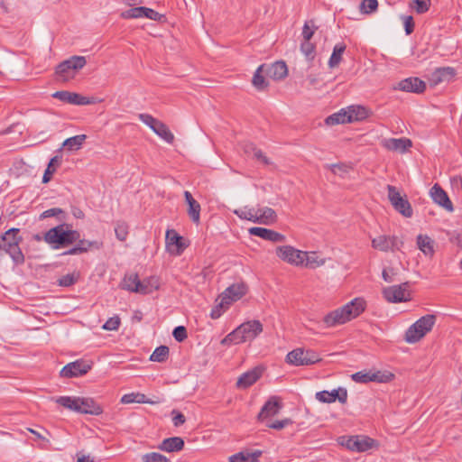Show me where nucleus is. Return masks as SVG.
Returning a JSON list of instances; mask_svg holds the SVG:
<instances>
[{"label":"nucleus","instance_id":"7c9ffc66","mask_svg":"<svg viewBox=\"0 0 462 462\" xmlns=\"http://www.w3.org/2000/svg\"><path fill=\"white\" fill-rule=\"evenodd\" d=\"M138 287L139 290H137V293L149 294L159 289L160 282L157 277L151 276L143 281L140 280Z\"/></svg>","mask_w":462,"mask_h":462},{"label":"nucleus","instance_id":"423d86ee","mask_svg":"<svg viewBox=\"0 0 462 462\" xmlns=\"http://www.w3.org/2000/svg\"><path fill=\"white\" fill-rule=\"evenodd\" d=\"M435 322V315L428 314L422 316L406 330L405 341L410 344L417 343L432 329Z\"/></svg>","mask_w":462,"mask_h":462},{"label":"nucleus","instance_id":"de8ad7c7","mask_svg":"<svg viewBox=\"0 0 462 462\" xmlns=\"http://www.w3.org/2000/svg\"><path fill=\"white\" fill-rule=\"evenodd\" d=\"M128 225L124 221H117L115 225L116 236L120 241H125L128 236Z\"/></svg>","mask_w":462,"mask_h":462},{"label":"nucleus","instance_id":"ddd939ff","mask_svg":"<svg viewBox=\"0 0 462 462\" xmlns=\"http://www.w3.org/2000/svg\"><path fill=\"white\" fill-rule=\"evenodd\" d=\"M383 295L389 302H402L410 300L409 283L386 287L383 290Z\"/></svg>","mask_w":462,"mask_h":462},{"label":"nucleus","instance_id":"4be33fe9","mask_svg":"<svg viewBox=\"0 0 462 462\" xmlns=\"http://www.w3.org/2000/svg\"><path fill=\"white\" fill-rule=\"evenodd\" d=\"M248 232L251 236H255L273 243H283L286 241L284 235L264 227L254 226L249 228Z\"/></svg>","mask_w":462,"mask_h":462},{"label":"nucleus","instance_id":"6e6552de","mask_svg":"<svg viewBox=\"0 0 462 462\" xmlns=\"http://www.w3.org/2000/svg\"><path fill=\"white\" fill-rule=\"evenodd\" d=\"M286 361L293 365H310L320 361L319 354L311 349L296 348L287 354Z\"/></svg>","mask_w":462,"mask_h":462},{"label":"nucleus","instance_id":"bf43d9fd","mask_svg":"<svg viewBox=\"0 0 462 462\" xmlns=\"http://www.w3.org/2000/svg\"><path fill=\"white\" fill-rule=\"evenodd\" d=\"M143 17L153 21H161L163 18V15L152 8L143 6Z\"/></svg>","mask_w":462,"mask_h":462},{"label":"nucleus","instance_id":"79ce46f5","mask_svg":"<svg viewBox=\"0 0 462 462\" xmlns=\"http://www.w3.org/2000/svg\"><path fill=\"white\" fill-rule=\"evenodd\" d=\"M61 163V157L60 156H54L51 159L47 169L45 170V172L42 177V182L47 183L51 180V176L56 171V169L58 166H60Z\"/></svg>","mask_w":462,"mask_h":462},{"label":"nucleus","instance_id":"37998d69","mask_svg":"<svg viewBox=\"0 0 462 462\" xmlns=\"http://www.w3.org/2000/svg\"><path fill=\"white\" fill-rule=\"evenodd\" d=\"M245 152L249 154H253L254 158L262 162L264 165L272 164V162L265 156V154L254 144H248Z\"/></svg>","mask_w":462,"mask_h":462},{"label":"nucleus","instance_id":"393cba45","mask_svg":"<svg viewBox=\"0 0 462 462\" xmlns=\"http://www.w3.org/2000/svg\"><path fill=\"white\" fill-rule=\"evenodd\" d=\"M262 374L263 369L261 367H254L239 376L236 386L240 389H246L258 381Z\"/></svg>","mask_w":462,"mask_h":462},{"label":"nucleus","instance_id":"5701e85b","mask_svg":"<svg viewBox=\"0 0 462 462\" xmlns=\"http://www.w3.org/2000/svg\"><path fill=\"white\" fill-rule=\"evenodd\" d=\"M430 193L431 199L436 204L439 205L440 207L444 208L446 210L449 212H452L454 210L451 200L449 199L446 191L439 184H435L430 189Z\"/></svg>","mask_w":462,"mask_h":462},{"label":"nucleus","instance_id":"4d7b16f0","mask_svg":"<svg viewBox=\"0 0 462 462\" xmlns=\"http://www.w3.org/2000/svg\"><path fill=\"white\" fill-rule=\"evenodd\" d=\"M120 319L118 316L112 317L108 319L106 323L103 325V328L105 330H117L120 326Z\"/></svg>","mask_w":462,"mask_h":462},{"label":"nucleus","instance_id":"864d4df0","mask_svg":"<svg viewBox=\"0 0 462 462\" xmlns=\"http://www.w3.org/2000/svg\"><path fill=\"white\" fill-rule=\"evenodd\" d=\"M143 462H171L165 456L157 453V452H151L144 454L142 457Z\"/></svg>","mask_w":462,"mask_h":462},{"label":"nucleus","instance_id":"dca6fc26","mask_svg":"<svg viewBox=\"0 0 462 462\" xmlns=\"http://www.w3.org/2000/svg\"><path fill=\"white\" fill-rule=\"evenodd\" d=\"M402 244V241H399L398 237L394 236L383 235L372 239L373 248L382 252L399 250Z\"/></svg>","mask_w":462,"mask_h":462},{"label":"nucleus","instance_id":"f257e3e1","mask_svg":"<svg viewBox=\"0 0 462 462\" xmlns=\"http://www.w3.org/2000/svg\"><path fill=\"white\" fill-rule=\"evenodd\" d=\"M366 302L363 298H355L346 305L328 313L323 318L327 328L345 324L358 317L365 310Z\"/></svg>","mask_w":462,"mask_h":462},{"label":"nucleus","instance_id":"f3484780","mask_svg":"<svg viewBox=\"0 0 462 462\" xmlns=\"http://www.w3.org/2000/svg\"><path fill=\"white\" fill-rule=\"evenodd\" d=\"M393 88L403 92L420 94L426 89V83L417 77H410L398 82Z\"/></svg>","mask_w":462,"mask_h":462},{"label":"nucleus","instance_id":"cd10ccee","mask_svg":"<svg viewBox=\"0 0 462 462\" xmlns=\"http://www.w3.org/2000/svg\"><path fill=\"white\" fill-rule=\"evenodd\" d=\"M159 449L165 452H176L184 448V440L180 437H171L162 440Z\"/></svg>","mask_w":462,"mask_h":462},{"label":"nucleus","instance_id":"6ab92c4d","mask_svg":"<svg viewBox=\"0 0 462 462\" xmlns=\"http://www.w3.org/2000/svg\"><path fill=\"white\" fill-rule=\"evenodd\" d=\"M165 239L168 251L172 254L180 255L186 248L183 237L173 229L167 230Z\"/></svg>","mask_w":462,"mask_h":462},{"label":"nucleus","instance_id":"2eb2a0df","mask_svg":"<svg viewBox=\"0 0 462 462\" xmlns=\"http://www.w3.org/2000/svg\"><path fill=\"white\" fill-rule=\"evenodd\" d=\"M91 365L84 360H76L69 363L60 370V376L65 378L78 377L86 374Z\"/></svg>","mask_w":462,"mask_h":462},{"label":"nucleus","instance_id":"8fccbe9b","mask_svg":"<svg viewBox=\"0 0 462 462\" xmlns=\"http://www.w3.org/2000/svg\"><path fill=\"white\" fill-rule=\"evenodd\" d=\"M124 19H135L143 17V6L133 7L121 13Z\"/></svg>","mask_w":462,"mask_h":462},{"label":"nucleus","instance_id":"13d9d810","mask_svg":"<svg viewBox=\"0 0 462 462\" xmlns=\"http://www.w3.org/2000/svg\"><path fill=\"white\" fill-rule=\"evenodd\" d=\"M77 241H78V244H77L78 247L85 248L86 252H88L92 247L99 249L102 245L101 243H98L97 241H88V240H85V239L80 240L79 238Z\"/></svg>","mask_w":462,"mask_h":462},{"label":"nucleus","instance_id":"5fc2aeb1","mask_svg":"<svg viewBox=\"0 0 462 462\" xmlns=\"http://www.w3.org/2000/svg\"><path fill=\"white\" fill-rule=\"evenodd\" d=\"M316 30L317 27L314 25L312 21L306 22L302 28L303 41H310Z\"/></svg>","mask_w":462,"mask_h":462},{"label":"nucleus","instance_id":"4c0bfd02","mask_svg":"<svg viewBox=\"0 0 462 462\" xmlns=\"http://www.w3.org/2000/svg\"><path fill=\"white\" fill-rule=\"evenodd\" d=\"M326 263V260L323 258H320L317 253L306 252V256H303V264L310 269H315L317 267L324 265Z\"/></svg>","mask_w":462,"mask_h":462},{"label":"nucleus","instance_id":"e2e57ef3","mask_svg":"<svg viewBox=\"0 0 462 462\" xmlns=\"http://www.w3.org/2000/svg\"><path fill=\"white\" fill-rule=\"evenodd\" d=\"M415 10L418 14H424L430 8V0H414Z\"/></svg>","mask_w":462,"mask_h":462},{"label":"nucleus","instance_id":"58836bf2","mask_svg":"<svg viewBox=\"0 0 462 462\" xmlns=\"http://www.w3.org/2000/svg\"><path fill=\"white\" fill-rule=\"evenodd\" d=\"M152 132L168 143H172L174 142V134L171 132L169 127L162 121H160V123L157 125V126L154 128Z\"/></svg>","mask_w":462,"mask_h":462},{"label":"nucleus","instance_id":"7ed1b4c3","mask_svg":"<svg viewBox=\"0 0 462 462\" xmlns=\"http://www.w3.org/2000/svg\"><path fill=\"white\" fill-rule=\"evenodd\" d=\"M79 238H80L79 233L68 224H60L49 229L43 237L44 241L54 249L72 245Z\"/></svg>","mask_w":462,"mask_h":462},{"label":"nucleus","instance_id":"0eeeda50","mask_svg":"<svg viewBox=\"0 0 462 462\" xmlns=\"http://www.w3.org/2000/svg\"><path fill=\"white\" fill-rule=\"evenodd\" d=\"M87 63L84 56H72L60 62L56 67V75L59 80L68 82L75 78L77 72Z\"/></svg>","mask_w":462,"mask_h":462},{"label":"nucleus","instance_id":"69168bd1","mask_svg":"<svg viewBox=\"0 0 462 462\" xmlns=\"http://www.w3.org/2000/svg\"><path fill=\"white\" fill-rule=\"evenodd\" d=\"M172 414V422L175 427H179L186 421L185 416L182 413L173 411Z\"/></svg>","mask_w":462,"mask_h":462},{"label":"nucleus","instance_id":"20e7f679","mask_svg":"<svg viewBox=\"0 0 462 462\" xmlns=\"http://www.w3.org/2000/svg\"><path fill=\"white\" fill-rule=\"evenodd\" d=\"M56 402L73 411L90 415H100L103 408L94 399L88 397L60 396Z\"/></svg>","mask_w":462,"mask_h":462},{"label":"nucleus","instance_id":"473e14b6","mask_svg":"<svg viewBox=\"0 0 462 462\" xmlns=\"http://www.w3.org/2000/svg\"><path fill=\"white\" fill-rule=\"evenodd\" d=\"M349 122L361 121L368 117L370 112L363 106H350L347 107Z\"/></svg>","mask_w":462,"mask_h":462},{"label":"nucleus","instance_id":"6e6d98bb","mask_svg":"<svg viewBox=\"0 0 462 462\" xmlns=\"http://www.w3.org/2000/svg\"><path fill=\"white\" fill-rule=\"evenodd\" d=\"M139 119L147 126H149L152 131L160 123V120L154 118L152 116L148 114H140Z\"/></svg>","mask_w":462,"mask_h":462},{"label":"nucleus","instance_id":"f03ea898","mask_svg":"<svg viewBox=\"0 0 462 462\" xmlns=\"http://www.w3.org/2000/svg\"><path fill=\"white\" fill-rule=\"evenodd\" d=\"M263 330L262 322L258 319L248 320L232 332L227 334L222 340V345H238L245 342H251L256 338Z\"/></svg>","mask_w":462,"mask_h":462},{"label":"nucleus","instance_id":"412c9836","mask_svg":"<svg viewBox=\"0 0 462 462\" xmlns=\"http://www.w3.org/2000/svg\"><path fill=\"white\" fill-rule=\"evenodd\" d=\"M282 408V404L280 398L277 396H272L262 407L257 419L258 420L263 421L265 419L273 417L279 413Z\"/></svg>","mask_w":462,"mask_h":462},{"label":"nucleus","instance_id":"ea45409f","mask_svg":"<svg viewBox=\"0 0 462 462\" xmlns=\"http://www.w3.org/2000/svg\"><path fill=\"white\" fill-rule=\"evenodd\" d=\"M86 138H87L86 134L75 135V136L66 139L63 142L62 145L69 151H77V150L80 149V147L82 146Z\"/></svg>","mask_w":462,"mask_h":462},{"label":"nucleus","instance_id":"603ef678","mask_svg":"<svg viewBox=\"0 0 462 462\" xmlns=\"http://www.w3.org/2000/svg\"><path fill=\"white\" fill-rule=\"evenodd\" d=\"M327 167L329 168L334 174L338 175L340 177H344L351 170V167L346 163L330 164L328 165Z\"/></svg>","mask_w":462,"mask_h":462},{"label":"nucleus","instance_id":"9d476101","mask_svg":"<svg viewBox=\"0 0 462 462\" xmlns=\"http://www.w3.org/2000/svg\"><path fill=\"white\" fill-rule=\"evenodd\" d=\"M388 199L393 208L405 217H411L413 214L409 200L401 195L396 187L387 185Z\"/></svg>","mask_w":462,"mask_h":462},{"label":"nucleus","instance_id":"4468645a","mask_svg":"<svg viewBox=\"0 0 462 462\" xmlns=\"http://www.w3.org/2000/svg\"><path fill=\"white\" fill-rule=\"evenodd\" d=\"M394 375L392 373H382L380 371L372 373L360 371L351 375V378L356 383H366L369 382L387 383L393 380Z\"/></svg>","mask_w":462,"mask_h":462},{"label":"nucleus","instance_id":"a18cd8bd","mask_svg":"<svg viewBox=\"0 0 462 462\" xmlns=\"http://www.w3.org/2000/svg\"><path fill=\"white\" fill-rule=\"evenodd\" d=\"M79 279V273L78 272H73L71 273H67L61 276L57 283L61 287H69L75 284Z\"/></svg>","mask_w":462,"mask_h":462},{"label":"nucleus","instance_id":"0e129e2a","mask_svg":"<svg viewBox=\"0 0 462 462\" xmlns=\"http://www.w3.org/2000/svg\"><path fill=\"white\" fill-rule=\"evenodd\" d=\"M60 215H64V211L59 208H52L42 212V214L41 215V218L58 217Z\"/></svg>","mask_w":462,"mask_h":462},{"label":"nucleus","instance_id":"3c124183","mask_svg":"<svg viewBox=\"0 0 462 462\" xmlns=\"http://www.w3.org/2000/svg\"><path fill=\"white\" fill-rule=\"evenodd\" d=\"M377 0H363L360 4V11L363 14H370L377 10Z\"/></svg>","mask_w":462,"mask_h":462},{"label":"nucleus","instance_id":"1a4fd4ad","mask_svg":"<svg viewBox=\"0 0 462 462\" xmlns=\"http://www.w3.org/2000/svg\"><path fill=\"white\" fill-rule=\"evenodd\" d=\"M341 444L347 449L356 452H365L379 447L375 439L365 435L348 437L342 440Z\"/></svg>","mask_w":462,"mask_h":462},{"label":"nucleus","instance_id":"e433bc0d","mask_svg":"<svg viewBox=\"0 0 462 462\" xmlns=\"http://www.w3.org/2000/svg\"><path fill=\"white\" fill-rule=\"evenodd\" d=\"M233 212L241 219L257 223V208L244 207L235 209Z\"/></svg>","mask_w":462,"mask_h":462},{"label":"nucleus","instance_id":"2f4dec72","mask_svg":"<svg viewBox=\"0 0 462 462\" xmlns=\"http://www.w3.org/2000/svg\"><path fill=\"white\" fill-rule=\"evenodd\" d=\"M261 455L262 451L260 450L254 452L241 451L231 456L228 462H256Z\"/></svg>","mask_w":462,"mask_h":462},{"label":"nucleus","instance_id":"9b49d317","mask_svg":"<svg viewBox=\"0 0 462 462\" xmlns=\"http://www.w3.org/2000/svg\"><path fill=\"white\" fill-rule=\"evenodd\" d=\"M246 291L247 286L244 282L230 285L219 296V306L221 308H228L231 303L245 295Z\"/></svg>","mask_w":462,"mask_h":462},{"label":"nucleus","instance_id":"c9c22d12","mask_svg":"<svg viewBox=\"0 0 462 462\" xmlns=\"http://www.w3.org/2000/svg\"><path fill=\"white\" fill-rule=\"evenodd\" d=\"M325 123L328 125H339V124L350 123L347 108L341 109L340 111L334 113L333 115L328 116L325 120Z\"/></svg>","mask_w":462,"mask_h":462},{"label":"nucleus","instance_id":"a211bd4d","mask_svg":"<svg viewBox=\"0 0 462 462\" xmlns=\"http://www.w3.org/2000/svg\"><path fill=\"white\" fill-rule=\"evenodd\" d=\"M316 399L324 403H331L338 400L340 403H346L347 401V391L345 388L334 389L329 391H321L316 393Z\"/></svg>","mask_w":462,"mask_h":462},{"label":"nucleus","instance_id":"bb28decb","mask_svg":"<svg viewBox=\"0 0 462 462\" xmlns=\"http://www.w3.org/2000/svg\"><path fill=\"white\" fill-rule=\"evenodd\" d=\"M455 76L454 69L450 67L439 68L431 74L430 81L433 85H438L443 81H448Z\"/></svg>","mask_w":462,"mask_h":462},{"label":"nucleus","instance_id":"b1692460","mask_svg":"<svg viewBox=\"0 0 462 462\" xmlns=\"http://www.w3.org/2000/svg\"><path fill=\"white\" fill-rule=\"evenodd\" d=\"M264 74L272 79L280 80L287 76L288 68L284 61H276L269 65L265 64Z\"/></svg>","mask_w":462,"mask_h":462},{"label":"nucleus","instance_id":"c03bdc74","mask_svg":"<svg viewBox=\"0 0 462 462\" xmlns=\"http://www.w3.org/2000/svg\"><path fill=\"white\" fill-rule=\"evenodd\" d=\"M169 347L166 346H160L155 348L150 356V360L153 362H164L169 356Z\"/></svg>","mask_w":462,"mask_h":462},{"label":"nucleus","instance_id":"a878e982","mask_svg":"<svg viewBox=\"0 0 462 462\" xmlns=\"http://www.w3.org/2000/svg\"><path fill=\"white\" fill-rule=\"evenodd\" d=\"M383 146L390 151L403 152L411 146V142L406 138H390L383 141Z\"/></svg>","mask_w":462,"mask_h":462},{"label":"nucleus","instance_id":"72a5a7b5","mask_svg":"<svg viewBox=\"0 0 462 462\" xmlns=\"http://www.w3.org/2000/svg\"><path fill=\"white\" fill-rule=\"evenodd\" d=\"M264 68L265 64L260 65L255 70L252 79L253 86L259 91H263L266 89L268 87V81L265 79L263 76Z\"/></svg>","mask_w":462,"mask_h":462},{"label":"nucleus","instance_id":"49530a36","mask_svg":"<svg viewBox=\"0 0 462 462\" xmlns=\"http://www.w3.org/2000/svg\"><path fill=\"white\" fill-rule=\"evenodd\" d=\"M200 210H201V208L198 201L191 202V204L189 205L188 215L190 217V219L193 221V223H195L197 225L199 224V221H200Z\"/></svg>","mask_w":462,"mask_h":462},{"label":"nucleus","instance_id":"774afa93","mask_svg":"<svg viewBox=\"0 0 462 462\" xmlns=\"http://www.w3.org/2000/svg\"><path fill=\"white\" fill-rule=\"evenodd\" d=\"M120 402L124 404L136 403V393L124 394Z\"/></svg>","mask_w":462,"mask_h":462},{"label":"nucleus","instance_id":"c85d7f7f","mask_svg":"<svg viewBox=\"0 0 462 462\" xmlns=\"http://www.w3.org/2000/svg\"><path fill=\"white\" fill-rule=\"evenodd\" d=\"M434 241L427 235H419L417 236V246L425 256L432 257L434 250Z\"/></svg>","mask_w":462,"mask_h":462},{"label":"nucleus","instance_id":"a19ab883","mask_svg":"<svg viewBox=\"0 0 462 462\" xmlns=\"http://www.w3.org/2000/svg\"><path fill=\"white\" fill-rule=\"evenodd\" d=\"M345 50L346 45L344 43H338L334 46L333 52L328 60L330 68H335L340 63Z\"/></svg>","mask_w":462,"mask_h":462},{"label":"nucleus","instance_id":"f8f14e48","mask_svg":"<svg viewBox=\"0 0 462 462\" xmlns=\"http://www.w3.org/2000/svg\"><path fill=\"white\" fill-rule=\"evenodd\" d=\"M276 255L282 261L295 265H303V256H306V252L298 250L291 245H282L276 248Z\"/></svg>","mask_w":462,"mask_h":462},{"label":"nucleus","instance_id":"c756f323","mask_svg":"<svg viewBox=\"0 0 462 462\" xmlns=\"http://www.w3.org/2000/svg\"><path fill=\"white\" fill-rule=\"evenodd\" d=\"M257 223L262 225H271L276 222V212L268 207L257 208Z\"/></svg>","mask_w":462,"mask_h":462},{"label":"nucleus","instance_id":"aec40b11","mask_svg":"<svg viewBox=\"0 0 462 462\" xmlns=\"http://www.w3.org/2000/svg\"><path fill=\"white\" fill-rule=\"evenodd\" d=\"M52 97L54 98H57L59 100L64 102V103L72 104V105L84 106V105H90V104L94 103L92 100H90L87 97H83L78 93L69 92V91H66V90L57 91L52 94Z\"/></svg>","mask_w":462,"mask_h":462},{"label":"nucleus","instance_id":"39448f33","mask_svg":"<svg viewBox=\"0 0 462 462\" xmlns=\"http://www.w3.org/2000/svg\"><path fill=\"white\" fill-rule=\"evenodd\" d=\"M19 231L18 228H11L5 232L0 239V257L8 254L16 264L24 262V255L19 246V243L22 241L18 236Z\"/></svg>","mask_w":462,"mask_h":462},{"label":"nucleus","instance_id":"680f3d73","mask_svg":"<svg viewBox=\"0 0 462 462\" xmlns=\"http://www.w3.org/2000/svg\"><path fill=\"white\" fill-rule=\"evenodd\" d=\"M292 424V420L291 419H284V420H276L274 422H271V423H268L267 424V427L268 428H271V429H273V430H282L283 428L289 426V425H291Z\"/></svg>","mask_w":462,"mask_h":462},{"label":"nucleus","instance_id":"f704fd0d","mask_svg":"<svg viewBox=\"0 0 462 462\" xmlns=\"http://www.w3.org/2000/svg\"><path fill=\"white\" fill-rule=\"evenodd\" d=\"M139 281L140 279L137 273H132L125 274L121 282V288L128 291L137 293V290H139Z\"/></svg>","mask_w":462,"mask_h":462},{"label":"nucleus","instance_id":"052dcab7","mask_svg":"<svg viewBox=\"0 0 462 462\" xmlns=\"http://www.w3.org/2000/svg\"><path fill=\"white\" fill-rule=\"evenodd\" d=\"M172 335L175 340H177L178 342L184 341L188 337L187 330L183 326L176 327L172 332Z\"/></svg>","mask_w":462,"mask_h":462},{"label":"nucleus","instance_id":"338daca9","mask_svg":"<svg viewBox=\"0 0 462 462\" xmlns=\"http://www.w3.org/2000/svg\"><path fill=\"white\" fill-rule=\"evenodd\" d=\"M404 29L406 34H411L414 30V22L412 16L404 17Z\"/></svg>","mask_w":462,"mask_h":462},{"label":"nucleus","instance_id":"09e8293b","mask_svg":"<svg viewBox=\"0 0 462 462\" xmlns=\"http://www.w3.org/2000/svg\"><path fill=\"white\" fill-rule=\"evenodd\" d=\"M300 51L308 60H312L315 57V45L310 41H303L300 44Z\"/></svg>","mask_w":462,"mask_h":462}]
</instances>
